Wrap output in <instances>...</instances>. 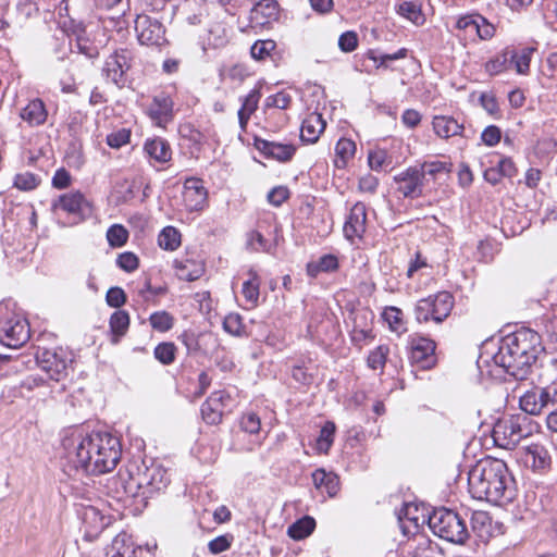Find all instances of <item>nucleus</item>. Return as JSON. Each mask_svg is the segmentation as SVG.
<instances>
[{
  "mask_svg": "<svg viewBox=\"0 0 557 557\" xmlns=\"http://www.w3.org/2000/svg\"><path fill=\"white\" fill-rule=\"evenodd\" d=\"M468 485L473 498L494 504L509 503L516 495L515 480L499 459L479 461L469 471Z\"/></svg>",
  "mask_w": 557,
  "mask_h": 557,
  "instance_id": "obj_1",
  "label": "nucleus"
},
{
  "mask_svg": "<svg viewBox=\"0 0 557 557\" xmlns=\"http://www.w3.org/2000/svg\"><path fill=\"white\" fill-rule=\"evenodd\" d=\"M541 351V336L522 327L502 339L493 361L511 376L523 380Z\"/></svg>",
  "mask_w": 557,
  "mask_h": 557,
  "instance_id": "obj_2",
  "label": "nucleus"
},
{
  "mask_svg": "<svg viewBox=\"0 0 557 557\" xmlns=\"http://www.w3.org/2000/svg\"><path fill=\"white\" fill-rule=\"evenodd\" d=\"M125 493L132 496L149 497L166 487L170 482L166 470L153 460L132 461L127 465L125 474L120 473Z\"/></svg>",
  "mask_w": 557,
  "mask_h": 557,
  "instance_id": "obj_3",
  "label": "nucleus"
},
{
  "mask_svg": "<svg viewBox=\"0 0 557 557\" xmlns=\"http://www.w3.org/2000/svg\"><path fill=\"white\" fill-rule=\"evenodd\" d=\"M102 432L84 434L73 431L62 440L61 458L64 459V468L71 471L82 470L85 473L92 474V467L98 455V449L92 446H100Z\"/></svg>",
  "mask_w": 557,
  "mask_h": 557,
  "instance_id": "obj_4",
  "label": "nucleus"
},
{
  "mask_svg": "<svg viewBox=\"0 0 557 557\" xmlns=\"http://www.w3.org/2000/svg\"><path fill=\"white\" fill-rule=\"evenodd\" d=\"M432 532L438 537L455 544H463L469 537L465 519L446 508L435 509L428 519Z\"/></svg>",
  "mask_w": 557,
  "mask_h": 557,
  "instance_id": "obj_5",
  "label": "nucleus"
},
{
  "mask_svg": "<svg viewBox=\"0 0 557 557\" xmlns=\"http://www.w3.org/2000/svg\"><path fill=\"white\" fill-rule=\"evenodd\" d=\"M537 431V423L525 416L518 414L500 419L493 428V437L498 446L510 448Z\"/></svg>",
  "mask_w": 557,
  "mask_h": 557,
  "instance_id": "obj_6",
  "label": "nucleus"
},
{
  "mask_svg": "<svg viewBox=\"0 0 557 557\" xmlns=\"http://www.w3.org/2000/svg\"><path fill=\"white\" fill-rule=\"evenodd\" d=\"M30 336L28 322L21 314L0 308V344L9 348H20Z\"/></svg>",
  "mask_w": 557,
  "mask_h": 557,
  "instance_id": "obj_7",
  "label": "nucleus"
},
{
  "mask_svg": "<svg viewBox=\"0 0 557 557\" xmlns=\"http://www.w3.org/2000/svg\"><path fill=\"white\" fill-rule=\"evenodd\" d=\"M454 307V297L448 292H441L420 299L414 308V315L418 322L434 321L443 322Z\"/></svg>",
  "mask_w": 557,
  "mask_h": 557,
  "instance_id": "obj_8",
  "label": "nucleus"
},
{
  "mask_svg": "<svg viewBox=\"0 0 557 557\" xmlns=\"http://www.w3.org/2000/svg\"><path fill=\"white\" fill-rule=\"evenodd\" d=\"M51 207L54 212L60 210L72 216L75 224L85 221L92 213L90 201L79 190L60 195L52 201Z\"/></svg>",
  "mask_w": 557,
  "mask_h": 557,
  "instance_id": "obj_9",
  "label": "nucleus"
},
{
  "mask_svg": "<svg viewBox=\"0 0 557 557\" xmlns=\"http://www.w3.org/2000/svg\"><path fill=\"white\" fill-rule=\"evenodd\" d=\"M98 455L92 467V474H102L113 470L121 458V444L116 436L102 432L100 446H97ZM95 448V445L91 449Z\"/></svg>",
  "mask_w": 557,
  "mask_h": 557,
  "instance_id": "obj_10",
  "label": "nucleus"
},
{
  "mask_svg": "<svg viewBox=\"0 0 557 557\" xmlns=\"http://www.w3.org/2000/svg\"><path fill=\"white\" fill-rule=\"evenodd\" d=\"M135 30L141 45L161 47L166 44L164 26L160 21L149 15H137Z\"/></svg>",
  "mask_w": 557,
  "mask_h": 557,
  "instance_id": "obj_11",
  "label": "nucleus"
},
{
  "mask_svg": "<svg viewBox=\"0 0 557 557\" xmlns=\"http://www.w3.org/2000/svg\"><path fill=\"white\" fill-rule=\"evenodd\" d=\"M131 60L132 53L127 49L115 50L104 61L103 75L117 87H123L126 83L125 73L131 67Z\"/></svg>",
  "mask_w": 557,
  "mask_h": 557,
  "instance_id": "obj_12",
  "label": "nucleus"
},
{
  "mask_svg": "<svg viewBox=\"0 0 557 557\" xmlns=\"http://www.w3.org/2000/svg\"><path fill=\"white\" fill-rule=\"evenodd\" d=\"M411 362L421 369H430L436 362L435 343L426 337L414 335L410 338Z\"/></svg>",
  "mask_w": 557,
  "mask_h": 557,
  "instance_id": "obj_13",
  "label": "nucleus"
},
{
  "mask_svg": "<svg viewBox=\"0 0 557 557\" xmlns=\"http://www.w3.org/2000/svg\"><path fill=\"white\" fill-rule=\"evenodd\" d=\"M520 457L524 466L531 468L534 472L545 473L550 469V455L542 444L532 443L523 447Z\"/></svg>",
  "mask_w": 557,
  "mask_h": 557,
  "instance_id": "obj_14",
  "label": "nucleus"
},
{
  "mask_svg": "<svg viewBox=\"0 0 557 557\" xmlns=\"http://www.w3.org/2000/svg\"><path fill=\"white\" fill-rule=\"evenodd\" d=\"M36 359L39 368L47 373L49 379L59 382L66 376L67 360L55 350L38 351Z\"/></svg>",
  "mask_w": 557,
  "mask_h": 557,
  "instance_id": "obj_15",
  "label": "nucleus"
},
{
  "mask_svg": "<svg viewBox=\"0 0 557 557\" xmlns=\"http://www.w3.org/2000/svg\"><path fill=\"white\" fill-rule=\"evenodd\" d=\"M280 16V4L276 0H260L250 10L251 26H267L276 22Z\"/></svg>",
  "mask_w": 557,
  "mask_h": 557,
  "instance_id": "obj_16",
  "label": "nucleus"
},
{
  "mask_svg": "<svg viewBox=\"0 0 557 557\" xmlns=\"http://www.w3.org/2000/svg\"><path fill=\"white\" fill-rule=\"evenodd\" d=\"M423 173L417 168H409L395 176L397 190L404 197H419L422 194Z\"/></svg>",
  "mask_w": 557,
  "mask_h": 557,
  "instance_id": "obj_17",
  "label": "nucleus"
},
{
  "mask_svg": "<svg viewBox=\"0 0 557 557\" xmlns=\"http://www.w3.org/2000/svg\"><path fill=\"white\" fill-rule=\"evenodd\" d=\"M183 200L189 211H198L205 207L207 190L199 178L190 177L185 181Z\"/></svg>",
  "mask_w": 557,
  "mask_h": 557,
  "instance_id": "obj_18",
  "label": "nucleus"
},
{
  "mask_svg": "<svg viewBox=\"0 0 557 557\" xmlns=\"http://www.w3.org/2000/svg\"><path fill=\"white\" fill-rule=\"evenodd\" d=\"M367 227V208L362 202H357L350 209L344 225V234L347 239L361 238Z\"/></svg>",
  "mask_w": 557,
  "mask_h": 557,
  "instance_id": "obj_19",
  "label": "nucleus"
},
{
  "mask_svg": "<svg viewBox=\"0 0 557 557\" xmlns=\"http://www.w3.org/2000/svg\"><path fill=\"white\" fill-rule=\"evenodd\" d=\"M173 101L164 95H158L153 98L148 108V114L158 126H164L172 120Z\"/></svg>",
  "mask_w": 557,
  "mask_h": 557,
  "instance_id": "obj_20",
  "label": "nucleus"
},
{
  "mask_svg": "<svg viewBox=\"0 0 557 557\" xmlns=\"http://www.w3.org/2000/svg\"><path fill=\"white\" fill-rule=\"evenodd\" d=\"M20 117L30 127L41 126L48 119L46 104L39 98L33 99L21 109Z\"/></svg>",
  "mask_w": 557,
  "mask_h": 557,
  "instance_id": "obj_21",
  "label": "nucleus"
},
{
  "mask_svg": "<svg viewBox=\"0 0 557 557\" xmlns=\"http://www.w3.org/2000/svg\"><path fill=\"white\" fill-rule=\"evenodd\" d=\"M325 121L319 113H310L302 121L300 128V139L308 144H314L325 129Z\"/></svg>",
  "mask_w": 557,
  "mask_h": 557,
  "instance_id": "obj_22",
  "label": "nucleus"
},
{
  "mask_svg": "<svg viewBox=\"0 0 557 557\" xmlns=\"http://www.w3.org/2000/svg\"><path fill=\"white\" fill-rule=\"evenodd\" d=\"M176 276L183 281L198 280L205 272V264L201 261L184 258L174 262Z\"/></svg>",
  "mask_w": 557,
  "mask_h": 557,
  "instance_id": "obj_23",
  "label": "nucleus"
},
{
  "mask_svg": "<svg viewBox=\"0 0 557 557\" xmlns=\"http://www.w3.org/2000/svg\"><path fill=\"white\" fill-rule=\"evenodd\" d=\"M519 405L525 413L531 416L540 414L544 408H547L543 391L540 387L527 391L522 396H520Z\"/></svg>",
  "mask_w": 557,
  "mask_h": 557,
  "instance_id": "obj_24",
  "label": "nucleus"
},
{
  "mask_svg": "<svg viewBox=\"0 0 557 557\" xmlns=\"http://www.w3.org/2000/svg\"><path fill=\"white\" fill-rule=\"evenodd\" d=\"M258 148L265 156L276 159L281 162L290 160L296 151V148L290 144H281L269 140H261L258 145Z\"/></svg>",
  "mask_w": 557,
  "mask_h": 557,
  "instance_id": "obj_25",
  "label": "nucleus"
},
{
  "mask_svg": "<svg viewBox=\"0 0 557 557\" xmlns=\"http://www.w3.org/2000/svg\"><path fill=\"white\" fill-rule=\"evenodd\" d=\"M248 278L243 283L242 294L248 309L256 308L260 296V277L253 269L247 272Z\"/></svg>",
  "mask_w": 557,
  "mask_h": 557,
  "instance_id": "obj_26",
  "label": "nucleus"
},
{
  "mask_svg": "<svg viewBox=\"0 0 557 557\" xmlns=\"http://www.w3.org/2000/svg\"><path fill=\"white\" fill-rule=\"evenodd\" d=\"M314 486L329 496H335L339 488V481L336 474L326 472L324 469H317L312 473Z\"/></svg>",
  "mask_w": 557,
  "mask_h": 557,
  "instance_id": "obj_27",
  "label": "nucleus"
},
{
  "mask_svg": "<svg viewBox=\"0 0 557 557\" xmlns=\"http://www.w3.org/2000/svg\"><path fill=\"white\" fill-rule=\"evenodd\" d=\"M432 125L435 134L445 139L459 135L463 128L454 117L444 115L435 116Z\"/></svg>",
  "mask_w": 557,
  "mask_h": 557,
  "instance_id": "obj_28",
  "label": "nucleus"
},
{
  "mask_svg": "<svg viewBox=\"0 0 557 557\" xmlns=\"http://www.w3.org/2000/svg\"><path fill=\"white\" fill-rule=\"evenodd\" d=\"M144 149L151 159L160 163H165L171 160L172 150L170 145L162 138L147 140Z\"/></svg>",
  "mask_w": 557,
  "mask_h": 557,
  "instance_id": "obj_29",
  "label": "nucleus"
},
{
  "mask_svg": "<svg viewBox=\"0 0 557 557\" xmlns=\"http://www.w3.org/2000/svg\"><path fill=\"white\" fill-rule=\"evenodd\" d=\"M260 90L252 89L245 98L242 108L238 110V121L242 129H246L251 114L257 110L260 100Z\"/></svg>",
  "mask_w": 557,
  "mask_h": 557,
  "instance_id": "obj_30",
  "label": "nucleus"
},
{
  "mask_svg": "<svg viewBox=\"0 0 557 557\" xmlns=\"http://www.w3.org/2000/svg\"><path fill=\"white\" fill-rule=\"evenodd\" d=\"M396 12L417 26L423 25L425 22L421 4L416 1H404L399 3L396 7Z\"/></svg>",
  "mask_w": 557,
  "mask_h": 557,
  "instance_id": "obj_31",
  "label": "nucleus"
},
{
  "mask_svg": "<svg viewBox=\"0 0 557 557\" xmlns=\"http://www.w3.org/2000/svg\"><path fill=\"white\" fill-rule=\"evenodd\" d=\"M534 48L525 47L519 50H508L509 63L512 64L519 74H527L530 69V62Z\"/></svg>",
  "mask_w": 557,
  "mask_h": 557,
  "instance_id": "obj_32",
  "label": "nucleus"
},
{
  "mask_svg": "<svg viewBox=\"0 0 557 557\" xmlns=\"http://www.w3.org/2000/svg\"><path fill=\"white\" fill-rule=\"evenodd\" d=\"M356 145L351 139L341 138L335 146L334 164L338 169L346 166L347 162L354 157Z\"/></svg>",
  "mask_w": 557,
  "mask_h": 557,
  "instance_id": "obj_33",
  "label": "nucleus"
},
{
  "mask_svg": "<svg viewBox=\"0 0 557 557\" xmlns=\"http://www.w3.org/2000/svg\"><path fill=\"white\" fill-rule=\"evenodd\" d=\"M315 528L312 517L306 516L288 527L287 534L294 540H302L309 536Z\"/></svg>",
  "mask_w": 557,
  "mask_h": 557,
  "instance_id": "obj_34",
  "label": "nucleus"
},
{
  "mask_svg": "<svg viewBox=\"0 0 557 557\" xmlns=\"http://www.w3.org/2000/svg\"><path fill=\"white\" fill-rule=\"evenodd\" d=\"M126 537L125 533L116 535L107 550V557H134L135 550L126 543Z\"/></svg>",
  "mask_w": 557,
  "mask_h": 557,
  "instance_id": "obj_35",
  "label": "nucleus"
},
{
  "mask_svg": "<svg viewBox=\"0 0 557 557\" xmlns=\"http://www.w3.org/2000/svg\"><path fill=\"white\" fill-rule=\"evenodd\" d=\"M158 244L162 249L173 251L181 245V234L175 227L166 226L160 232Z\"/></svg>",
  "mask_w": 557,
  "mask_h": 557,
  "instance_id": "obj_36",
  "label": "nucleus"
},
{
  "mask_svg": "<svg viewBox=\"0 0 557 557\" xmlns=\"http://www.w3.org/2000/svg\"><path fill=\"white\" fill-rule=\"evenodd\" d=\"M228 41V29L224 23L215 22L208 29V44L213 48H220Z\"/></svg>",
  "mask_w": 557,
  "mask_h": 557,
  "instance_id": "obj_37",
  "label": "nucleus"
},
{
  "mask_svg": "<svg viewBox=\"0 0 557 557\" xmlns=\"http://www.w3.org/2000/svg\"><path fill=\"white\" fill-rule=\"evenodd\" d=\"M154 358L162 364H171L175 360L176 346L171 342L160 343L153 351Z\"/></svg>",
  "mask_w": 557,
  "mask_h": 557,
  "instance_id": "obj_38",
  "label": "nucleus"
},
{
  "mask_svg": "<svg viewBox=\"0 0 557 557\" xmlns=\"http://www.w3.org/2000/svg\"><path fill=\"white\" fill-rule=\"evenodd\" d=\"M335 424L327 421L321 429L320 435L317 440V448L321 453H327L334 440Z\"/></svg>",
  "mask_w": 557,
  "mask_h": 557,
  "instance_id": "obj_39",
  "label": "nucleus"
},
{
  "mask_svg": "<svg viewBox=\"0 0 557 557\" xmlns=\"http://www.w3.org/2000/svg\"><path fill=\"white\" fill-rule=\"evenodd\" d=\"M338 268V260L333 255H324L314 264H308V273L312 276L318 272H330Z\"/></svg>",
  "mask_w": 557,
  "mask_h": 557,
  "instance_id": "obj_40",
  "label": "nucleus"
},
{
  "mask_svg": "<svg viewBox=\"0 0 557 557\" xmlns=\"http://www.w3.org/2000/svg\"><path fill=\"white\" fill-rule=\"evenodd\" d=\"M150 325L159 332H166L173 327L174 318L166 311H158L150 315Z\"/></svg>",
  "mask_w": 557,
  "mask_h": 557,
  "instance_id": "obj_41",
  "label": "nucleus"
},
{
  "mask_svg": "<svg viewBox=\"0 0 557 557\" xmlns=\"http://www.w3.org/2000/svg\"><path fill=\"white\" fill-rule=\"evenodd\" d=\"M223 329L233 336H243L245 334L243 318L238 313L227 314L223 320Z\"/></svg>",
  "mask_w": 557,
  "mask_h": 557,
  "instance_id": "obj_42",
  "label": "nucleus"
},
{
  "mask_svg": "<svg viewBox=\"0 0 557 557\" xmlns=\"http://www.w3.org/2000/svg\"><path fill=\"white\" fill-rule=\"evenodd\" d=\"M129 325V315L126 311H115L110 318L111 331L117 335H124Z\"/></svg>",
  "mask_w": 557,
  "mask_h": 557,
  "instance_id": "obj_43",
  "label": "nucleus"
},
{
  "mask_svg": "<svg viewBox=\"0 0 557 557\" xmlns=\"http://www.w3.org/2000/svg\"><path fill=\"white\" fill-rule=\"evenodd\" d=\"M472 529L479 536L483 537L488 533L491 518L487 512L479 510L474 511L471 517Z\"/></svg>",
  "mask_w": 557,
  "mask_h": 557,
  "instance_id": "obj_44",
  "label": "nucleus"
},
{
  "mask_svg": "<svg viewBox=\"0 0 557 557\" xmlns=\"http://www.w3.org/2000/svg\"><path fill=\"white\" fill-rule=\"evenodd\" d=\"M107 239L112 247H121L128 239L127 230L121 224L112 225L107 232Z\"/></svg>",
  "mask_w": 557,
  "mask_h": 557,
  "instance_id": "obj_45",
  "label": "nucleus"
},
{
  "mask_svg": "<svg viewBox=\"0 0 557 557\" xmlns=\"http://www.w3.org/2000/svg\"><path fill=\"white\" fill-rule=\"evenodd\" d=\"M40 183V180L30 172H24L18 173L14 177V187H16L20 190H33L35 189Z\"/></svg>",
  "mask_w": 557,
  "mask_h": 557,
  "instance_id": "obj_46",
  "label": "nucleus"
},
{
  "mask_svg": "<svg viewBox=\"0 0 557 557\" xmlns=\"http://www.w3.org/2000/svg\"><path fill=\"white\" fill-rule=\"evenodd\" d=\"M223 409L219 405L210 404L207 399L201 406V414L208 424H218L222 420Z\"/></svg>",
  "mask_w": 557,
  "mask_h": 557,
  "instance_id": "obj_47",
  "label": "nucleus"
},
{
  "mask_svg": "<svg viewBox=\"0 0 557 557\" xmlns=\"http://www.w3.org/2000/svg\"><path fill=\"white\" fill-rule=\"evenodd\" d=\"M481 21V15H465L457 20L456 27L459 30H463L466 36L474 37L478 23Z\"/></svg>",
  "mask_w": 557,
  "mask_h": 557,
  "instance_id": "obj_48",
  "label": "nucleus"
},
{
  "mask_svg": "<svg viewBox=\"0 0 557 557\" xmlns=\"http://www.w3.org/2000/svg\"><path fill=\"white\" fill-rule=\"evenodd\" d=\"M275 47L276 44L273 40H258L252 45L250 53L256 60H264L271 54Z\"/></svg>",
  "mask_w": 557,
  "mask_h": 557,
  "instance_id": "obj_49",
  "label": "nucleus"
},
{
  "mask_svg": "<svg viewBox=\"0 0 557 557\" xmlns=\"http://www.w3.org/2000/svg\"><path fill=\"white\" fill-rule=\"evenodd\" d=\"M388 352L389 349L387 346L380 345L368 356V366L373 370L383 369Z\"/></svg>",
  "mask_w": 557,
  "mask_h": 557,
  "instance_id": "obj_50",
  "label": "nucleus"
},
{
  "mask_svg": "<svg viewBox=\"0 0 557 557\" xmlns=\"http://www.w3.org/2000/svg\"><path fill=\"white\" fill-rule=\"evenodd\" d=\"M508 55H509V52H508V50H506L502 54L490 60L485 64V71L490 75H497L500 72L505 71L506 69H508V63H509Z\"/></svg>",
  "mask_w": 557,
  "mask_h": 557,
  "instance_id": "obj_51",
  "label": "nucleus"
},
{
  "mask_svg": "<svg viewBox=\"0 0 557 557\" xmlns=\"http://www.w3.org/2000/svg\"><path fill=\"white\" fill-rule=\"evenodd\" d=\"M99 8L113 12L117 16L124 15L129 10L128 0H97Z\"/></svg>",
  "mask_w": 557,
  "mask_h": 557,
  "instance_id": "obj_52",
  "label": "nucleus"
},
{
  "mask_svg": "<svg viewBox=\"0 0 557 557\" xmlns=\"http://www.w3.org/2000/svg\"><path fill=\"white\" fill-rule=\"evenodd\" d=\"M131 138V132L128 129L122 128L116 132H113L107 136V144L114 149H119L122 146L128 144Z\"/></svg>",
  "mask_w": 557,
  "mask_h": 557,
  "instance_id": "obj_53",
  "label": "nucleus"
},
{
  "mask_svg": "<svg viewBox=\"0 0 557 557\" xmlns=\"http://www.w3.org/2000/svg\"><path fill=\"white\" fill-rule=\"evenodd\" d=\"M116 263L122 270L133 272L138 268L139 260L135 253L126 251L119 255Z\"/></svg>",
  "mask_w": 557,
  "mask_h": 557,
  "instance_id": "obj_54",
  "label": "nucleus"
},
{
  "mask_svg": "<svg viewBox=\"0 0 557 557\" xmlns=\"http://www.w3.org/2000/svg\"><path fill=\"white\" fill-rule=\"evenodd\" d=\"M290 101L292 97L289 94L285 91H278L277 94L271 95L267 98L265 106L284 110L288 108Z\"/></svg>",
  "mask_w": 557,
  "mask_h": 557,
  "instance_id": "obj_55",
  "label": "nucleus"
},
{
  "mask_svg": "<svg viewBox=\"0 0 557 557\" xmlns=\"http://www.w3.org/2000/svg\"><path fill=\"white\" fill-rule=\"evenodd\" d=\"M240 426L245 432L256 434L261 426L260 418L253 412H248L243 416Z\"/></svg>",
  "mask_w": 557,
  "mask_h": 557,
  "instance_id": "obj_56",
  "label": "nucleus"
},
{
  "mask_svg": "<svg viewBox=\"0 0 557 557\" xmlns=\"http://www.w3.org/2000/svg\"><path fill=\"white\" fill-rule=\"evenodd\" d=\"M288 197L289 190L285 186H276L272 188L267 196L268 201L275 207H280L285 200L288 199Z\"/></svg>",
  "mask_w": 557,
  "mask_h": 557,
  "instance_id": "obj_57",
  "label": "nucleus"
},
{
  "mask_svg": "<svg viewBox=\"0 0 557 557\" xmlns=\"http://www.w3.org/2000/svg\"><path fill=\"white\" fill-rule=\"evenodd\" d=\"M106 300L110 307L120 308L121 306H123L125 304L126 295L122 288L111 287L107 292Z\"/></svg>",
  "mask_w": 557,
  "mask_h": 557,
  "instance_id": "obj_58",
  "label": "nucleus"
},
{
  "mask_svg": "<svg viewBox=\"0 0 557 557\" xmlns=\"http://www.w3.org/2000/svg\"><path fill=\"white\" fill-rule=\"evenodd\" d=\"M358 46V37L354 32H346L338 38V47L344 52H351Z\"/></svg>",
  "mask_w": 557,
  "mask_h": 557,
  "instance_id": "obj_59",
  "label": "nucleus"
},
{
  "mask_svg": "<svg viewBox=\"0 0 557 557\" xmlns=\"http://www.w3.org/2000/svg\"><path fill=\"white\" fill-rule=\"evenodd\" d=\"M449 163L441 162V161H432V162H425L422 166L421 172L423 173V176L425 174L435 176L438 173L446 172L448 173L450 171Z\"/></svg>",
  "mask_w": 557,
  "mask_h": 557,
  "instance_id": "obj_60",
  "label": "nucleus"
},
{
  "mask_svg": "<svg viewBox=\"0 0 557 557\" xmlns=\"http://www.w3.org/2000/svg\"><path fill=\"white\" fill-rule=\"evenodd\" d=\"M232 537L228 535H221L209 542L208 547L212 554H220L231 547Z\"/></svg>",
  "mask_w": 557,
  "mask_h": 557,
  "instance_id": "obj_61",
  "label": "nucleus"
},
{
  "mask_svg": "<svg viewBox=\"0 0 557 557\" xmlns=\"http://www.w3.org/2000/svg\"><path fill=\"white\" fill-rule=\"evenodd\" d=\"M502 137L500 129L495 125L487 126L481 134L483 143L487 146H495Z\"/></svg>",
  "mask_w": 557,
  "mask_h": 557,
  "instance_id": "obj_62",
  "label": "nucleus"
},
{
  "mask_svg": "<svg viewBox=\"0 0 557 557\" xmlns=\"http://www.w3.org/2000/svg\"><path fill=\"white\" fill-rule=\"evenodd\" d=\"M480 102H481V106L484 108V110L488 114L496 115L498 113L499 108H498V103H497V100L494 97V95L487 94V92L481 94Z\"/></svg>",
  "mask_w": 557,
  "mask_h": 557,
  "instance_id": "obj_63",
  "label": "nucleus"
},
{
  "mask_svg": "<svg viewBox=\"0 0 557 557\" xmlns=\"http://www.w3.org/2000/svg\"><path fill=\"white\" fill-rule=\"evenodd\" d=\"M71 184V175L65 169H59L52 177V186L58 189H64Z\"/></svg>",
  "mask_w": 557,
  "mask_h": 557,
  "instance_id": "obj_64",
  "label": "nucleus"
}]
</instances>
